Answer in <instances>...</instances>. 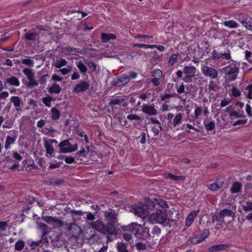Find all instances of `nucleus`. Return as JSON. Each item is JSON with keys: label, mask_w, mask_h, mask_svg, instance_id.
<instances>
[{"label": "nucleus", "mask_w": 252, "mask_h": 252, "mask_svg": "<svg viewBox=\"0 0 252 252\" xmlns=\"http://www.w3.org/2000/svg\"><path fill=\"white\" fill-rule=\"evenodd\" d=\"M129 211L142 219L148 218L149 222L153 224L158 223L165 226H169V227L176 224L175 220L167 217L165 209H159L157 208L155 213L149 215V212L141 206L133 205Z\"/></svg>", "instance_id": "obj_1"}, {"label": "nucleus", "mask_w": 252, "mask_h": 252, "mask_svg": "<svg viewBox=\"0 0 252 252\" xmlns=\"http://www.w3.org/2000/svg\"><path fill=\"white\" fill-rule=\"evenodd\" d=\"M127 241L132 238L131 234L139 239H146L151 236L148 228H143L141 225L135 223L127 226Z\"/></svg>", "instance_id": "obj_2"}, {"label": "nucleus", "mask_w": 252, "mask_h": 252, "mask_svg": "<svg viewBox=\"0 0 252 252\" xmlns=\"http://www.w3.org/2000/svg\"><path fill=\"white\" fill-rule=\"evenodd\" d=\"M222 70L225 72L226 76H227L228 79L230 81H235L239 72V67L234 63H231L222 68Z\"/></svg>", "instance_id": "obj_3"}, {"label": "nucleus", "mask_w": 252, "mask_h": 252, "mask_svg": "<svg viewBox=\"0 0 252 252\" xmlns=\"http://www.w3.org/2000/svg\"><path fill=\"white\" fill-rule=\"evenodd\" d=\"M90 226L99 233L107 235H112V232L113 229L110 227L107 228L101 220H97L96 221H92L90 223Z\"/></svg>", "instance_id": "obj_4"}, {"label": "nucleus", "mask_w": 252, "mask_h": 252, "mask_svg": "<svg viewBox=\"0 0 252 252\" xmlns=\"http://www.w3.org/2000/svg\"><path fill=\"white\" fill-rule=\"evenodd\" d=\"M235 19L241 22L248 30L252 32V18L243 13H237L234 14Z\"/></svg>", "instance_id": "obj_5"}, {"label": "nucleus", "mask_w": 252, "mask_h": 252, "mask_svg": "<svg viewBox=\"0 0 252 252\" xmlns=\"http://www.w3.org/2000/svg\"><path fill=\"white\" fill-rule=\"evenodd\" d=\"M70 140V139H66L60 143L59 145V147L60 148L59 153H71L77 150L78 145L77 144H71L69 141Z\"/></svg>", "instance_id": "obj_6"}, {"label": "nucleus", "mask_w": 252, "mask_h": 252, "mask_svg": "<svg viewBox=\"0 0 252 252\" xmlns=\"http://www.w3.org/2000/svg\"><path fill=\"white\" fill-rule=\"evenodd\" d=\"M104 216L105 220L107 221V224L106 225L107 228H109L111 227L113 229L112 234H117V230L115 227V224L117 221L116 215L113 213L105 212Z\"/></svg>", "instance_id": "obj_7"}, {"label": "nucleus", "mask_w": 252, "mask_h": 252, "mask_svg": "<svg viewBox=\"0 0 252 252\" xmlns=\"http://www.w3.org/2000/svg\"><path fill=\"white\" fill-rule=\"evenodd\" d=\"M231 53L228 49L224 53H220L217 50L214 49L211 53V58L216 62L220 59L229 60L231 59Z\"/></svg>", "instance_id": "obj_8"}, {"label": "nucleus", "mask_w": 252, "mask_h": 252, "mask_svg": "<svg viewBox=\"0 0 252 252\" xmlns=\"http://www.w3.org/2000/svg\"><path fill=\"white\" fill-rule=\"evenodd\" d=\"M23 72L29 80V82L26 84L27 87L30 88L37 86L38 85L37 82L34 79V73L32 72V70L27 68H24Z\"/></svg>", "instance_id": "obj_9"}, {"label": "nucleus", "mask_w": 252, "mask_h": 252, "mask_svg": "<svg viewBox=\"0 0 252 252\" xmlns=\"http://www.w3.org/2000/svg\"><path fill=\"white\" fill-rule=\"evenodd\" d=\"M42 219L48 223L52 225L55 228H58L64 225V222L60 219L52 216L42 217Z\"/></svg>", "instance_id": "obj_10"}, {"label": "nucleus", "mask_w": 252, "mask_h": 252, "mask_svg": "<svg viewBox=\"0 0 252 252\" xmlns=\"http://www.w3.org/2000/svg\"><path fill=\"white\" fill-rule=\"evenodd\" d=\"M203 74L206 77H209L212 79H216L218 77V71L211 67L203 65L201 68Z\"/></svg>", "instance_id": "obj_11"}, {"label": "nucleus", "mask_w": 252, "mask_h": 252, "mask_svg": "<svg viewBox=\"0 0 252 252\" xmlns=\"http://www.w3.org/2000/svg\"><path fill=\"white\" fill-rule=\"evenodd\" d=\"M4 85L5 88H7V85L15 87H19L20 85V81L17 77L14 76H11L4 79Z\"/></svg>", "instance_id": "obj_12"}, {"label": "nucleus", "mask_w": 252, "mask_h": 252, "mask_svg": "<svg viewBox=\"0 0 252 252\" xmlns=\"http://www.w3.org/2000/svg\"><path fill=\"white\" fill-rule=\"evenodd\" d=\"M89 87L90 85L87 82L82 81L80 83L76 85L73 92L77 93L83 92L89 89Z\"/></svg>", "instance_id": "obj_13"}, {"label": "nucleus", "mask_w": 252, "mask_h": 252, "mask_svg": "<svg viewBox=\"0 0 252 252\" xmlns=\"http://www.w3.org/2000/svg\"><path fill=\"white\" fill-rule=\"evenodd\" d=\"M109 105L113 107L116 105L123 106L126 105V102L124 99L121 96H118L112 99L109 102Z\"/></svg>", "instance_id": "obj_14"}, {"label": "nucleus", "mask_w": 252, "mask_h": 252, "mask_svg": "<svg viewBox=\"0 0 252 252\" xmlns=\"http://www.w3.org/2000/svg\"><path fill=\"white\" fill-rule=\"evenodd\" d=\"M142 111L149 115H156L157 114V110L155 108L154 106L152 105L144 104L142 108Z\"/></svg>", "instance_id": "obj_15"}, {"label": "nucleus", "mask_w": 252, "mask_h": 252, "mask_svg": "<svg viewBox=\"0 0 252 252\" xmlns=\"http://www.w3.org/2000/svg\"><path fill=\"white\" fill-rule=\"evenodd\" d=\"M229 247L228 244L215 245L210 247L208 251L210 252H214L226 250Z\"/></svg>", "instance_id": "obj_16"}, {"label": "nucleus", "mask_w": 252, "mask_h": 252, "mask_svg": "<svg viewBox=\"0 0 252 252\" xmlns=\"http://www.w3.org/2000/svg\"><path fill=\"white\" fill-rule=\"evenodd\" d=\"M52 242L53 246L58 248L62 247L65 243L64 239L62 234L57 235L52 240Z\"/></svg>", "instance_id": "obj_17"}, {"label": "nucleus", "mask_w": 252, "mask_h": 252, "mask_svg": "<svg viewBox=\"0 0 252 252\" xmlns=\"http://www.w3.org/2000/svg\"><path fill=\"white\" fill-rule=\"evenodd\" d=\"M10 101L13 103V105L17 111H20L22 110V108H20V106L22 103V102L19 96H13L10 98Z\"/></svg>", "instance_id": "obj_18"}, {"label": "nucleus", "mask_w": 252, "mask_h": 252, "mask_svg": "<svg viewBox=\"0 0 252 252\" xmlns=\"http://www.w3.org/2000/svg\"><path fill=\"white\" fill-rule=\"evenodd\" d=\"M199 211H193L191 212L187 217L186 221V225L189 226L193 222L194 218L197 216Z\"/></svg>", "instance_id": "obj_19"}, {"label": "nucleus", "mask_w": 252, "mask_h": 252, "mask_svg": "<svg viewBox=\"0 0 252 252\" xmlns=\"http://www.w3.org/2000/svg\"><path fill=\"white\" fill-rule=\"evenodd\" d=\"M47 90L50 94H59L62 91V88L59 85L54 83L51 87H48Z\"/></svg>", "instance_id": "obj_20"}, {"label": "nucleus", "mask_w": 252, "mask_h": 252, "mask_svg": "<svg viewBox=\"0 0 252 252\" xmlns=\"http://www.w3.org/2000/svg\"><path fill=\"white\" fill-rule=\"evenodd\" d=\"M116 36L112 33H102L101 34V39L103 43L108 42L111 39H115Z\"/></svg>", "instance_id": "obj_21"}, {"label": "nucleus", "mask_w": 252, "mask_h": 252, "mask_svg": "<svg viewBox=\"0 0 252 252\" xmlns=\"http://www.w3.org/2000/svg\"><path fill=\"white\" fill-rule=\"evenodd\" d=\"M183 71L185 75L194 77L196 72V68L192 66H186L184 68Z\"/></svg>", "instance_id": "obj_22"}, {"label": "nucleus", "mask_w": 252, "mask_h": 252, "mask_svg": "<svg viewBox=\"0 0 252 252\" xmlns=\"http://www.w3.org/2000/svg\"><path fill=\"white\" fill-rule=\"evenodd\" d=\"M64 225H66L65 230L68 232H71L72 229H79V232L81 231V228L77 225L75 222L67 223V222L64 223Z\"/></svg>", "instance_id": "obj_23"}, {"label": "nucleus", "mask_w": 252, "mask_h": 252, "mask_svg": "<svg viewBox=\"0 0 252 252\" xmlns=\"http://www.w3.org/2000/svg\"><path fill=\"white\" fill-rule=\"evenodd\" d=\"M242 185L241 183L235 182L233 184L230 189L231 192L232 193H238L241 191Z\"/></svg>", "instance_id": "obj_24"}, {"label": "nucleus", "mask_w": 252, "mask_h": 252, "mask_svg": "<svg viewBox=\"0 0 252 252\" xmlns=\"http://www.w3.org/2000/svg\"><path fill=\"white\" fill-rule=\"evenodd\" d=\"M165 177L174 181H183L186 179L185 176H176L170 173H167Z\"/></svg>", "instance_id": "obj_25"}, {"label": "nucleus", "mask_w": 252, "mask_h": 252, "mask_svg": "<svg viewBox=\"0 0 252 252\" xmlns=\"http://www.w3.org/2000/svg\"><path fill=\"white\" fill-rule=\"evenodd\" d=\"M223 185V182L219 181L211 184L209 185L208 188L210 190L212 191H216L218 189H221Z\"/></svg>", "instance_id": "obj_26"}, {"label": "nucleus", "mask_w": 252, "mask_h": 252, "mask_svg": "<svg viewBox=\"0 0 252 252\" xmlns=\"http://www.w3.org/2000/svg\"><path fill=\"white\" fill-rule=\"evenodd\" d=\"M183 114L179 113L175 116L172 122V125L174 126H176L181 123L183 119Z\"/></svg>", "instance_id": "obj_27"}, {"label": "nucleus", "mask_w": 252, "mask_h": 252, "mask_svg": "<svg viewBox=\"0 0 252 252\" xmlns=\"http://www.w3.org/2000/svg\"><path fill=\"white\" fill-rule=\"evenodd\" d=\"M65 51L70 52V53H80V54H83L84 52V50L86 49V48H83L82 49H80V48H73L71 47L70 46L66 47L65 48Z\"/></svg>", "instance_id": "obj_28"}, {"label": "nucleus", "mask_w": 252, "mask_h": 252, "mask_svg": "<svg viewBox=\"0 0 252 252\" xmlns=\"http://www.w3.org/2000/svg\"><path fill=\"white\" fill-rule=\"evenodd\" d=\"M223 25L231 29H235L238 27V24L234 20L225 21L223 22Z\"/></svg>", "instance_id": "obj_29"}, {"label": "nucleus", "mask_w": 252, "mask_h": 252, "mask_svg": "<svg viewBox=\"0 0 252 252\" xmlns=\"http://www.w3.org/2000/svg\"><path fill=\"white\" fill-rule=\"evenodd\" d=\"M44 147L46 149L47 154L51 155L54 153V149L51 144V142H48V140H45L44 142Z\"/></svg>", "instance_id": "obj_30"}, {"label": "nucleus", "mask_w": 252, "mask_h": 252, "mask_svg": "<svg viewBox=\"0 0 252 252\" xmlns=\"http://www.w3.org/2000/svg\"><path fill=\"white\" fill-rule=\"evenodd\" d=\"M16 139V137L15 136H13V137L7 136L6 137L5 143V148L6 149H8L9 147V146L11 144H12L14 143Z\"/></svg>", "instance_id": "obj_31"}, {"label": "nucleus", "mask_w": 252, "mask_h": 252, "mask_svg": "<svg viewBox=\"0 0 252 252\" xmlns=\"http://www.w3.org/2000/svg\"><path fill=\"white\" fill-rule=\"evenodd\" d=\"M145 208H144V207H142L144 209H145V210H152L154 209L156 207V202L155 200L154 201L148 200L146 201V204H145Z\"/></svg>", "instance_id": "obj_32"}, {"label": "nucleus", "mask_w": 252, "mask_h": 252, "mask_svg": "<svg viewBox=\"0 0 252 252\" xmlns=\"http://www.w3.org/2000/svg\"><path fill=\"white\" fill-rule=\"evenodd\" d=\"M51 117L53 120H58L60 117V112L56 108H52L51 111Z\"/></svg>", "instance_id": "obj_33"}, {"label": "nucleus", "mask_w": 252, "mask_h": 252, "mask_svg": "<svg viewBox=\"0 0 252 252\" xmlns=\"http://www.w3.org/2000/svg\"><path fill=\"white\" fill-rule=\"evenodd\" d=\"M220 215L224 218L225 217H229L230 218H233L234 217V213L232 211L228 209H223L220 212Z\"/></svg>", "instance_id": "obj_34"}, {"label": "nucleus", "mask_w": 252, "mask_h": 252, "mask_svg": "<svg viewBox=\"0 0 252 252\" xmlns=\"http://www.w3.org/2000/svg\"><path fill=\"white\" fill-rule=\"evenodd\" d=\"M37 35V33L36 32H29L25 33V38L29 40L35 41L36 40Z\"/></svg>", "instance_id": "obj_35"}, {"label": "nucleus", "mask_w": 252, "mask_h": 252, "mask_svg": "<svg viewBox=\"0 0 252 252\" xmlns=\"http://www.w3.org/2000/svg\"><path fill=\"white\" fill-rule=\"evenodd\" d=\"M77 67L80 70V72L83 74H85L87 72V66L82 63V61L78 62L76 63Z\"/></svg>", "instance_id": "obj_36"}, {"label": "nucleus", "mask_w": 252, "mask_h": 252, "mask_svg": "<svg viewBox=\"0 0 252 252\" xmlns=\"http://www.w3.org/2000/svg\"><path fill=\"white\" fill-rule=\"evenodd\" d=\"M67 61L63 58L60 59L59 60H57L55 63L54 66L58 68H60L62 66L65 65L67 64Z\"/></svg>", "instance_id": "obj_37"}, {"label": "nucleus", "mask_w": 252, "mask_h": 252, "mask_svg": "<svg viewBox=\"0 0 252 252\" xmlns=\"http://www.w3.org/2000/svg\"><path fill=\"white\" fill-rule=\"evenodd\" d=\"M204 125L205 128L208 130H212L215 128L214 122L211 121L208 123L206 120L204 122Z\"/></svg>", "instance_id": "obj_38"}, {"label": "nucleus", "mask_w": 252, "mask_h": 252, "mask_svg": "<svg viewBox=\"0 0 252 252\" xmlns=\"http://www.w3.org/2000/svg\"><path fill=\"white\" fill-rule=\"evenodd\" d=\"M89 152V147L87 146L86 147V150L84 148L82 149L80 151L76 153V155L78 156H82L83 157H87V155Z\"/></svg>", "instance_id": "obj_39"}, {"label": "nucleus", "mask_w": 252, "mask_h": 252, "mask_svg": "<svg viewBox=\"0 0 252 252\" xmlns=\"http://www.w3.org/2000/svg\"><path fill=\"white\" fill-rule=\"evenodd\" d=\"M53 100V97L49 95L47 97H42V101L43 103L48 107H50L51 106V101Z\"/></svg>", "instance_id": "obj_40"}, {"label": "nucleus", "mask_w": 252, "mask_h": 252, "mask_svg": "<svg viewBox=\"0 0 252 252\" xmlns=\"http://www.w3.org/2000/svg\"><path fill=\"white\" fill-rule=\"evenodd\" d=\"M156 202V206H159L161 207V209H163V207H168V205L164 200L160 199H155Z\"/></svg>", "instance_id": "obj_41"}, {"label": "nucleus", "mask_w": 252, "mask_h": 252, "mask_svg": "<svg viewBox=\"0 0 252 252\" xmlns=\"http://www.w3.org/2000/svg\"><path fill=\"white\" fill-rule=\"evenodd\" d=\"M25 246V242L23 240H19L15 245V250L18 251L22 250Z\"/></svg>", "instance_id": "obj_42"}, {"label": "nucleus", "mask_w": 252, "mask_h": 252, "mask_svg": "<svg viewBox=\"0 0 252 252\" xmlns=\"http://www.w3.org/2000/svg\"><path fill=\"white\" fill-rule=\"evenodd\" d=\"M177 55L176 54H172L170 57L169 60L168 61V65L169 66H172L177 61Z\"/></svg>", "instance_id": "obj_43"}, {"label": "nucleus", "mask_w": 252, "mask_h": 252, "mask_svg": "<svg viewBox=\"0 0 252 252\" xmlns=\"http://www.w3.org/2000/svg\"><path fill=\"white\" fill-rule=\"evenodd\" d=\"M22 63L30 67L33 66L34 63L33 60L29 58L23 59Z\"/></svg>", "instance_id": "obj_44"}, {"label": "nucleus", "mask_w": 252, "mask_h": 252, "mask_svg": "<svg viewBox=\"0 0 252 252\" xmlns=\"http://www.w3.org/2000/svg\"><path fill=\"white\" fill-rule=\"evenodd\" d=\"M117 249L118 252H126V245L122 242L117 243Z\"/></svg>", "instance_id": "obj_45"}, {"label": "nucleus", "mask_w": 252, "mask_h": 252, "mask_svg": "<svg viewBox=\"0 0 252 252\" xmlns=\"http://www.w3.org/2000/svg\"><path fill=\"white\" fill-rule=\"evenodd\" d=\"M152 237H155L156 236H158L161 233V229L159 227L155 226L153 227L152 230Z\"/></svg>", "instance_id": "obj_46"}, {"label": "nucleus", "mask_w": 252, "mask_h": 252, "mask_svg": "<svg viewBox=\"0 0 252 252\" xmlns=\"http://www.w3.org/2000/svg\"><path fill=\"white\" fill-rule=\"evenodd\" d=\"M212 221L214 222L215 221H217L220 222L221 223H224V219L222 217L221 215H220V213L219 215H215L212 217Z\"/></svg>", "instance_id": "obj_47"}, {"label": "nucleus", "mask_w": 252, "mask_h": 252, "mask_svg": "<svg viewBox=\"0 0 252 252\" xmlns=\"http://www.w3.org/2000/svg\"><path fill=\"white\" fill-rule=\"evenodd\" d=\"M152 75L155 78L160 79L162 76V72L160 69H157L152 72Z\"/></svg>", "instance_id": "obj_48"}, {"label": "nucleus", "mask_w": 252, "mask_h": 252, "mask_svg": "<svg viewBox=\"0 0 252 252\" xmlns=\"http://www.w3.org/2000/svg\"><path fill=\"white\" fill-rule=\"evenodd\" d=\"M217 85L216 83L214 81H211L209 82V84L208 86V89L210 91H214L216 92L217 89Z\"/></svg>", "instance_id": "obj_49"}, {"label": "nucleus", "mask_w": 252, "mask_h": 252, "mask_svg": "<svg viewBox=\"0 0 252 252\" xmlns=\"http://www.w3.org/2000/svg\"><path fill=\"white\" fill-rule=\"evenodd\" d=\"M29 244L32 250H35L37 247L39 246L41 244V243L39 240L36 241H31V242L29 243Z\"/></svg>", "instance_id": "obj_50"}, {"label": "nucleus", "mask_w": 252, "mask_h": 252, "mask_svg": "<svg viewBox=\"0 0 252 252\" xmlns=\"http://www.w3.org/2000/svg\"><path fill=\"white\" fill-rule=\"evenodd\" d=\"M245 117V115L243 113H238L235 111H233V112L230 114V116L229 117L231 118L232 119V118L234 117L235 118H244Z\"/></svg>", "instance_id": "obj_51"}, {"label": "nucleus", "mask_w": 252, "mask_h": 252, "mask_svg": "<svg viewBox=\"0 0 252 252\" xmlns=\"http://www.w3.org/2000/svg\"><path fill=\"white\" fill-rule=\"evenodd\" d=\"M63 183V180L61 179H52L50 181V184L55 186L62 185Z\"/></svg>", "instance_id": "obj_52"}, {"label": "nucleus", "mask_w": 252, "mask_h": 252, "mask_svg": "<svg viewBox=\"0 0 252 252\" xmlns=\"http://www.w3.org/2000/svg\"><path fill=\"white\" fill-rule=\"evenodd\" d=\"M176 88L177 89V92L179 94H181L183 93L187 94L189 93V92L185 91V86L183 84H181L180 86H176Z\"/></svg>", "instance_id": "obj_53"}, {"label": "nucleus", "mask_w": 252, "mask_h": 252, "mask_svg": "<svg viewBox=\"0 0 252 252\" xmlns=\"http://www.w3.org/2000/svg\"><path fill=\"white\" fill-rule=\"evenodd\" d=\"M39 226L40 228L42 229V234H47L49 232L48 227L46 224L43 223H40Z\"/></svg>", "instance_id": "obj_54"}, {"label": "nucleus", "mask_w": 252, "mask_h": 252, "mask_svg": "<svg viewBox=\"0 0 252 252\" xmlns=\"http://www.w3.org/2000/svg\"><path fill=\"white\" fill-rule=\"evenodd\" d=\"M137 249L139 251L145 250L146 249V245L142 242H137L135 245Z\"/></svg>", "instance_id": "obj_55"}, {"label": "nucleus", "mask_w": 252, "mask_h": 252, "mask_svg": "<svg viewBox=\"0 0 252 252\" xmlns=\"http://www.w3.org/2000/svg\"><path fill=\"white\" fill-rule=\"evenodd\" d=\"M72 69V67L71 66H68L67 68H63V69H61L60 70V71L61 72L62 74L63 75H66L68 73H69L71 71Z\"/></svg>", "instance_id": "obj_56"}, {"label": "nucleus", "mask_w": 252, "mask_h": 252, "mask_svg": "<svg viewBox=\"0 0 252 252\" xmlns=\"http://www.w3.org/2000/svg\"><path fill=\"white\" fill-rule=\"evenodd\" d=\"M209 234V232L208 230L205 229L201 234L202 238H200L199 240L197 241V242H200L203 241L205 238H207Z\"/></svg>", "instance_id": "obj_57"}, {"label": "nucleus", "mask_w": 252, "mask_h": 252, "mask_svg": "<svg viewBox=\"0 0 252 252\" xmlns=\"http://www.w3.org/2000/svg\"><path fill=\"white\" fill-rule=\"evenodd\" d=\"M243 209L246 212H249L252 211V203L250 202H247L246 205L243 206Z\"/></svg>", "instance_id": "obj_58"}, {"label": "nucleus", "mask_w": 252, "mask_h": 252, "mask_svg": "<svg viewBox=\"0 0 252 252\" xmlns=\"http://www.w3.org/2000/svg\"><path fill=\"white\" fill-rule=\"evenodd\" d=\"M246 89L248 90V93L247 94V97L249 99H252V84L248 86Z\"/></svg>", "instance_id": "obj_59"}, {"label": "nucleus", "mask_w": 252, "mask_h": 252, "mask_svg": "<svg viewBox=\"0 0 252 252\" xmlns=\"http://www.w3.org/2000/svg\"><path fill=\"white\" fill-rule=\"evenodd\" d=\"M202 112L201 108L200 107H197L194 111V118L197 119L198 118L199 116L200 115Z\"/></svg>", "instance_id": "obj_60"}, {"label": "nucleus", "mask_w": 252, "mask_h": 252, "mask_svg": "<svg viewBox=\"0 0 252 252\" xmlns=\"http://www.w3.org/2000/svg\"><path fill=\"white\" fill-rule=\"evenodd\" d=\"M70 213H71L72 215H79V216H83L84 215L86 212H83L80 210H71L70 211Z\"/></svg>", "instance_id": "obj_61"}, {"label": "nucleus", "mask_w": 252, "mask_h": 252, "mask_svg": "<svg viewBox=\"0 0 252 252\" xmlns=\"http://www.w3.org/2000/svg\"><path fill=\"white\" fill-rule=\"evenodd\" d=\"M9 96V93L8 92L3 91L0 92V100L1 99L5 100Z\"/></svg>", "instance_id": "obj_62"}, {"label": "nucleus", "mask_w": 252, "mask_h": 252, "mask_svg": "<svg viewBox=\"0 0 252 252\" xmlns=\"http://www.w3.org/2000/svg\"><path fill=\"white\" fill-rule=\"evenodd\" d=\"M63 80V78L59 76L56 74H54L53 75L51 80L53 81L54 82H60L62 81Z\"/></svg>", "instance_id": "obj_63"}, {"label": "nucleus", "mask_w": 252, "mask_h": 252, "mask_svg": "<svg viewBox=\"0 0 252 252\" xmlns=\"http://www.w3.org/2000/svg\"><path fill=\"white\" fill-rule=\"evenodd\" d=\"M231 92L232 95L235 97H238L241 94V92L236 88H233Z\"/></svg>", "instance_id": "obj_64"}]
</instances>
